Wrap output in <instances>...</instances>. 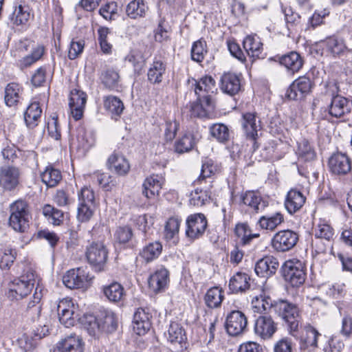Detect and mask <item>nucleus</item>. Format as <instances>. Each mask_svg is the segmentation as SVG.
<instances>
[{"label":"nucleus","mask_w":352,"mask_h":352,"mask_svg":"<svg viewBox=\"0 0 352 352\" xmlns=\"http://www.w3.org/2000/svg\"><path fill=\"white\" fill-rule=\"evenodd\" d=\"M118 328L116 315L102 306L93 305L89 310V336L99 337L103 333H112Z\"/></svg>","instance_id":"f257e3e1"},{"label":"nucleus","mask_w":352,"mask_h":352,"mask_svg":"<svg viewBox=\"0 0 352 352\" xmlns=\"http://www.w3.org/2000/svg\"><path fill=\"white\" fill-rule=\"evenodd\" d=\"M273 311L287 324L289 333L292 336H297L300 323L298 307L287 300H280L274 302Z\"/></svg>","instance_id":"f03ea898"},{"label":"nucleus","mask_w":352,"mask_h":352,"mask_svg":"<svg viewBox=\"0 0 352 352\" xmlns=\"http://www.w3.org/2000/svg\"><path fill=\"white\" fill-rule=\"evenodd\" d=\"M9 225L16 232H25L28 228V205L24 199H16L10 206Z\"/></svg>","instance_id":"7ed1b4c3"},{"label":"nucleus","mask_w":352,"mask_h":352,"mask_svg":"<svg viewBox=\"0 0 352 352\" xmlns=\"http://www.w3.org/2000/svg\"><path fill=\"white\" fill-rule=\"evenodd\" d=\"M283 276L291 286L300 287L306 278L304 263L298 259L287 261L283 266Z\"/></svg>","instance_id":"20e7f679"},{"label":"nucleus","mask_w":352,"mask_h":352,"mask_svg":"<svg viewBox=\"0 0 352 352\" xmlns=\"http://www.w3.org/2000/svg\"><path fill=\"white\" fill-rule=\"evenodd\" d=\"M34 283V272H27L26 274L22 275L10 284L8 297L12 300H19L25 297L31 292Z\"/></svg>","instance_id":"39448f33"},{"label":"nucleus","mask_w":352,"mask_h":352,"mask_svg":"<svg viewBox=\"0 0 352 352\" xmlns=\"http://www.w3.org/2000/svg\"><path fill=\"white\" fill-rule=\"evenodd\" d=\"M298 241V234L291 230L276 232L272 239V247L277 252H285L292 250Z\"/></svg>","instance_id":"423d86ee"},{"label":"nucleus","mask_w":352,"mask_h":352,"mask_svg":"<svg viewBox=\"0 0 352 352\" xmlns=\"http://www.w3.org/2000/svg\"><path fill=\"white\" fill-rule=\"evenodd\" d=\"M248 324L245 315L239 310L232 311L226 317V329L228 334L236 336L243 333Z\"/></svg>","instance_id":"0eeeda50"},{"label":"nucleus","mask_w":352,"mask_h":352,"mask_svg":"<svg viewBox=\"0 0 352 352\" xmlns=\"http://www.w3.org/2000/svg\"><path fill=\"white\" fill-rule=\"evenodd\" d=\"M207 226L208 221L203 214H191L186 219V234L191 239H199L204 234Z\"/></svg>","instance_id":"6e6552de"},{"label":"nucleus","mask_w":352,"mask_h":352,"mask_svg":"<svg viewBox=\"0 0 352 352\" xmlns=\"http://www.w3.org/2000/svg\"><path fill=\"white\" fill-rule=\"evenodd\" d=\"M278 324L271 316L263 314L259 316L254 322V331L256 336L263 340L271 338L278 329Z\"/></svg>","instance_id":"1a4fd4ad"},{"label":"nucleus","mask_w":352,"mask_h":352,"mask_svg":"<svg viewBox=\"0 0 352 352\" xmlns=\"http://www.w3.org/2000/svg\"><path fill=\"white\" fill-rule=\"evenodd\" d=\"M87 98V94L80 89H74L70 91L69 109L75 120H79L82 118Z\"/></svg>","instance_id":"9d476101"},{"label":"nucleus","mask_w":352,"mask_h":352,"mask_svg":"<svg viewBox=\"0 0 352 352\" xmlns=\"http://www.w3.org/2000/svg\"><path fill=\"white\" fill-rule=\"evenodd\" d=\"M216 91L215 80L212 76H205L199 80H195V93L199 99H204L206 106H210L212 96Z\"/></svg>","instance_id":"9b49d317"},{"label":"nucleus","mask_w":352,"mask_h":352,"mask_svg":"<svg viewBox=\"0 0 352 352\" xmlns=\"http://www.w3.org/2000/svg\"><path fill=\"white\" fill-rule=\"evenodd\" d=\"M107 259V251L102 243H93L89 247V264L92 270L100 272L104 270Z\"/></svg>","instance_id":"f8f14e48"},{"label":"nucleus","mask_w":352,"mask_h":352,"mask_svg":"<svg viewBox=\"0 0 352 352\" xmlns=\"http://www.w3.org/2000/svg\"><path fill=\"white\" fill-rule=\"evenodd\" d=\"M242 76L232 72H226L222 74L219 80L220 89L224 94L234 96L241 89Z\"/></svg>","instance_id":"ddd939ff"},{"label":"nucleus","mask_w":352,"mask_h":352,"mask_svg":"<svg viewBox=\"0 0 352 352\" xmlns=\"http://www.w3.org/2000/svg\"><path fill=\"white\" fill-rule=\"evenodd\" d=\"M311 88V83L309 78L306 76H300L289 86L286 95L290 100H301L309 93Z\"/></svg>","instance_id":"4468645a"},{"label":"nucleus","mask_w":352,"mask_h":352,"mask_svg":"<svg viewBox=\"0 0 352 352\" xmlns=\"http://www.w3.org/2000/svg\"><path fill=\"white\" fill-rule=\"evenodd\" d=\"M241 124L247 138L252 141L253 146L255 147L258 131L261 129V121L256 113L251 112L243 113Z\"/></svg>","instance_id":"2eb2a0df"},{"label":"nucleus","mask_w":352,"mask_h":352,"mask_svg":"<svg viewBox=\"0 0 352 352\" xmlns=\"http://www.w3.org/2000/svg\"><path fill=\"white\" fill-rule=\"evenodd\" d=\"M324 52L333 58L340 57L349 51L343 38L330 36L321 42Z\"/></svg>","instance_id":"dca6fc26"},{"label":"nucleus","mask_w":352,"mask_h":352,"mask_svg":"<svg viewBox=\"0 0 352 352\" xmlns=\"http://www.w3.org/2000/svg\"><path fill=\"white\" fill-rule=\"evenodd\" d=\"M88 275L82 267L72 269L67 272L63 277V283L69 289L84 288L87 282Z\"/></svg>","instance_id":"f3484780"},{"label":"nucleus","mask_w":352,"mask_h":352,"mask_svg":"<svg viewBox=\"0 0 352 352\" xmlns=\"http://www.w3.org/2000/svg\"><path fill=\"white\" fill-rule=\"evenodd\" d=\"M165 179L162 175L153 174L146 177L142 184V194L146 198L160 196Z\"/></svg>","instance_id":"a211bd4d"},{"label":"nucleus","mask_w":352,"mask_h":352,"mask_svg":"<svg viewBox=\"0 0 352 352\" xmlns=\"http://www.w3.org/2000/svg\"><path fill=\"white\" fill-rule=\"evenodd\" d=\"M165 336L168 342L173 344H179L181 351L186 352L187 337L186 331L181 324L176 322H172L170 324L167 333H165Z\"/></svg>","instance_id":"6ab92c4d"},{"label":"nucleus","mask_w":352,"mask_h":352,"mask_svg":"<svg viewBox=\"0 0 352 352\" xmlns=\"http://www.w3.org/2000/svg\"><path fill=\"white\" fill-rule=\"evenodd\" d=\"M279 266L276 258L267 256L258 260L254 267L256 274L261 277L268 278L274 275Z\"/></svg>","instance_id":"aec40b11"},{"label":"nucleus","mask_w":352,"mask_h":352,"mask_svg":"<svg viewBox=\"0 0 352 352\" xmlns=\"http://www.w3.org/2000/svg\"><path fill=\"white\" fill-rule=\"evenodd\" d=\"M330 170L336 175H346L351 170V163L349 157L343 153L333 154L329 160Z\"/></svg>","instance_id":"412c9836"},{"label":"nucleus","mask_w":352,"mask_h":352,"mask_svg":"<svg viewBox=\"0 0 352 352\" xmlns=\"http://www.w3.org/2000/svg\"><path fill=\"white\" fill-rule=\"evenodd\" d=\"M107 166L109 170L120 176L126 175L130 170L128 160L123 155L117 151H113L108 157Z\"/></svg>","instance_id":"4be33fe9"},{"label":"nucleus","mask_w":352,"mask_h":352,"mask_svg":"<svg viewBox=\"0 0 352 352\" xmlns=\"http://www.w3.org/2000/svg\"><path fill=\"white\" fill-rule=\"evenodd\" d=\"M169 282V272L164 267H160L148 278V285L155 293L162 292Z\"/></svg>","instance_id":"5701e85b"},{"label":"nucleus","mask_w":352,"mask_h":352,"mask_svg":"<svg viewBox=\"0 0 352 352\" xmlns=\"http://www.w3.org/2000/svg\"><path fill=\"white\" fill-rule=\"evenodd\" d=\"M151 316L142 308H138L133 316V331L139 335L146 334L151 327Z\"/></svg>","instance_id":"b1692460"},{"label":"nucleus","mask_w":352,"mask_h":352,"mask_svg":"<svg viewBox=\"0 0 352 352\" xmlns=\"http://www.w3.org/2000/svg\"><path fill=\"white\" fill-rule=\"evenodd\" d=\"M19 170L12 166H3L0 168V186L4 190H11L19 183Z\"/></svg>","instance_id":"393cba45"},{"label":"nucleus","mask_w":352,"mask_h":352,"mask_svg":"<svg viewBox=\"0 0 352 352\" xmlns=\"http://www.w3.org/2000/svg\"><path fill=\"white\" fill-rule=\"evenodd\" d=\"M84 347L81 337L71 334L57 344V352H83Z\"/></svg>","instance_id":"a878e982"},{"label":"nucleus","mask_w":352,"mask_h":352,"mask_svg":"<svg viewBox=\"0 0 352 352\" xmlns=\"http://www.w3.org/2000/svg\"><path fill=\"white\" fill-rule=\"evenodd\" d=\"M243 44L248 55L253 60L264 58L263 43L258 36H248Z\"/></svg>","instance_id":"bb28decb"},{"label":"nucleus","mask_w":352,"mask_h":352,"mask_svg":"<svg viewBox=\"0 0 352 352\" xmlns=\"http://www.w3.org/2000/svg\"><path fill=\"white\" fill-rule=\"evenodd\" d=\"M351 104L349 100L341 96L337 95L332 98L329 112L331 116L340 118L350 112Z\"/></svg>","instance_id":"cd10ccee"},{"label":"nucleus","mask_w":352,"mask_h":352,"mask_svg":"<svg viewBox=\"0 0 352 352\" xmlns=\"http://www.w3.org/2000/svg\"><path fill=\"white\" fill-rule=\"evenodd\" d=\"M320 336L318 331L312 326H305L300 336V349L313 351L317 348L318 338Z\"/></svg>","instance_id":"c85d7f7f"},{"label":"nucleus","mask_w":352,"mask_h":352,"mask_svg":"<svg viewBox=\"0 0 352 352\" xmlns=\"http://www.w3.org/2000/svg\"><path fill=\"white\" fill-rule=\"evenodd\" d=\"M104 108L112 119L117 120L124 109V104L120 98L113 95L103 98Z\"/></svg>","instance_id":"c756f323"},{"label":"nucleus","mask_w":352,"mask_h":352,"mask_svg":"<svg viewBox=\"0 0 352 352\" xmlns=\"http://www.w3.org/2000/svg\"><path fill=\"white\" fill-rule=\"evenodd\" d=\"M166 65L160 58H155L148 70V80L152 84H160L166 73Z\"/></svg>","instance_id":"7c9ffc66"},{"label":"nucleus","mask_w":352,"mask_h":352,"mask_svg":"<svg viewBox=\"0 0 352 352\" xmlns=\"http://www.w3.org/2000/svg\"><path fill=\"white\" fill-rule=\"evenodd\" d=\"M34 17L32 9L28 5H19L15 7L10 16L11 22L16 25H25L30 18Z\"/></svg>","instance_id":"2f4dec72"},{"label":"nucleus","mask_w":352,"mask_h":352,"mask_svg":"<svg viewBox=\"0 0 352 352\" xmlns=\"http://www.w3.org/2000/svg\"><path fill=\"white\" fill-rule=\"evenodd\" d=\"M279 63L292 73L298 72L303 65L300 55L296 52L282 56L279 58Z\"/></svg>","instance_id":"473e14b6"},{"label":"nucleus","mask_w":352,"mask_h":352,"mask_svg":"<svg viewBox=\"0 0 352 352\" xmlns=\"http://www.w3.org/2000/svg\"><path fill=\"white\" fill-rule=\"evenodd\" d=\"M224 299V292L219 287H212L207 290L204 300L208 308L215 309L221 306Z\"/></svg>","instance_id":"72a5a7b5"},{"label":"nucleus","mask_w":352,"mask_h":352,"mask_svg":"<svg viewBox=\"0 0 352 352\" xmlns=\"http://www.w3.org/2000/svg\"><path fill=\"white\" fill-rule=\"evenodd\" d=\"M250 278L247 274L239 272L233 276L229 283V289L232 293L243 292L250 288Z\"/></svg>","instance_id":"f704fd0d"},{"label":"nucleus","mask_w":352,"mask_h":352,"mask_svg":"<svg viewBox=\"0 0 352 352\" xmlns=\"http://www.w3.org/2000/svg\"><path fill=\"white\" fill-rule=\"evenodd\" d=\"M42 109L37 102H32L27 108L24 113V120L26 126L29 129H34L38 125L41 118Z\"/></svg>","instance_id":"c9c22d12"},{"label":"nucleus","mask_w":352,"mask_h":352,"mask_svg":"<svg viewBox=\"0 0 352 352\" xmlns=\"http://www.w3.org/2000/svg\"><path fill=\"white\" fill-rule=\"evenodd\" d=\"M181 221V219L175 217L168 219L164 228V237L167 241L177 243Z\"/></svg>","instance_id":"e433bc0d"},{"label":"nucleus","mask_w":352,"mask_h":352,"mask_svg":"<svg viewBox=\"0 0 352 352\" xmlns=\"http://www.w3.org/2000/svg\"><path fill=\"white\" fill-rule=\"evenodd\" d=\"M200 136L198 133H186L175 143V151L183 153L190 151L199 140Z\"/></svg>","instance_id":"4c0bfd02"},{"label":"nucleus","mask_w":352,"mask_h":352,"mask_svg":"<svg viewBox=\"0 0 352 352\" xmlns=\"http://www.w3.org/2000/svg\"><path fill=\"white\" fill-rule=\"evenodd\" d=\"M297 144L296 154L299 159L305 162L315 160L316 157V151L307 140H300L297 142Z\"/></svg>","instance_id":"58836bf2"},{"label":"nucleus","mask_w":352,"mask_h":352,"mask_svg":"<svg viewBox=\"0 0 352 352\" xmlns=\"http://www.w3.org/2000/svg\"><path fill=\"white\" fill-rule=\"evenodd\" d=\"M103 85L111 90L118 91L120 86V75L113 68L107 69L101 76Z\"/></svg>","instance_id":"ea45409f"},{"label":"nucleus","mask_w":352,"mask_h":352,"mask_svg":"<svg viewBox=\"0 0 352 352\" xmlns=\"http://www.w3.org/2000/svg\"><path fill=\"white\" fill-rule=\"evenodd\" d=\"M234 234L243 245H248L253 239L259 237V234L252 233L249 226L245 223H237L235 226Z\"/></svg>","instance_id":"a19ab883"},{"label":"nucleus","mask_w":352,"mask_h":352,"mask_svg":"<svg viewBox=\"0 0 352 352\" xmlns=\"http://www.w3.org/2000/svg\"><path fill=\"white\" fill-rule=\"evenodd\" d=\"M103 293L109 300L115 302L122 300L124 296V287L117 282L104 287Z\"/></svg>","instance_id":"79ce46f5"},{"label":"nucleus","mask_w":352,"mask_h":352,"mask_svg":"<svg viewBox=\"0 0 352 352\" xmlns=\"http://www.w3.org/2000/svg\"><path fill=\"white\" fill-rule=\"evenodd\" d=\"M45 48L43 45H36L33 48L30 54L23 57L19 61V67L23 70L30 67L43 56Z\"/></svg>","instance_id":"37998d69"},{"label":"nucleus","mask_w":352,"mask_h":352,"mask_svg":"<svg viewBox=\"0 0 352 352\" xmlns=\"http://www.w3.org/2000/svg\"><path fill=\"white\" fill-rule=\"evenodd\" d=\"M162 250V244L158 241H155L144 247L140 255L146 262L148 263L157 258L160 255Z\"/></svg>","instance_id":"c03bdc74"},{"label":"nucleus","mask_w":352,"mask_h":352,"mask_svg":"<svg viewBox=\"0 0 352 352\" xmlns=\"http://www.w3.org/2000/svg\"><path fill=\"white\" fill-rule=\"evenodd\" d=\"M214 109L213 101L210 100V106H206L204 99H199L190 104L191 116L198 118L206 117Z\"/></svg>","instance_id":"a18cd8bd"},{"label":"nucleus","mask_w":352,"mask_h":352,"mask_svg":"<svg viewBox=\"0 0 352 352\" xmlns=\"http://www.w3.org/2000/svg\"><path fill=\"white\" fill-rule=\"evenodd\" d=\"M148 6L143 0H133L126 7V14L131 19H137L145 16Z\"/></svg>","instance_id":"49530a36"},{"label":"nucleus","mask_w":352,"mask_h":352,"mask_svg":"<svg viewBox=\"0 0 352 352\" xmlns=\"http://www.w3.org/2000/svg\"><path fill=\"white\" fill-rule=\"evenodd\" d=\"M273 307L274 302L269 296H256L252 300V309L255 313L262 314L273 310Z\"/></svg>","instance_id":"de8ad7c7"},{"label":"nucleus","mask_w":352,"mask_h":352,"mask_svg":"<svg viewBox=\"0 0 352 352\" xmlns=\"http://www.w3.org/2000/svg\"><path fill=\"white\" fill-rule=\"evenodd\" d=\"M41 180L47 187H54L62 178L60 171L52 166H47L41 175Z\"/></svg>","instance_id":"09e8293b"},{"label":"nucleus","mask_w":352,"mask_h":352,"mask_svg":"<svg viewBox=\"0 0 352 352\" xmlns=\"http://www.w3.org/2000/svg\"><path fill=\"white\" fill-rule=\"evenodd\" d=\"M283 221V215L280 212H276L271 216L261 217L258 221V223L263 229L273 230Z\"/></svg>","instance_id":"8fccbe9b"},{"label":"nucleus","mask_w":352,"mask_h":352,"mask_svg":"<svg viewBox=\"0 0 352 352\" xmlns=\"http://www.w3.org/2000/svg\"><path fill=\"white\" fill-rule=\"evenodd\" d=\"M314 234L316 238L330 241L333 239L334 232L331 226L324 219H320L314 228Z\"/></svg>","instance_id":"3c124183"},{"label":"nucleus","mask_w":352,"mask_h":352,"mask_svg":"<svg viewBox=\"0 0 352 352\" xmlns=\"http://www.w3.org/2000/svg\"><path fill=\"white\" fill-rule=\"evenodd\" d=\"M92 179H96L100 187L104 191L111 190L116 185L114 177L100 171H96L92 175Z\"/></svg>","instance_id":"603ef678"},{"label":"nucleus","mask_w":352,"mask_h":352,"mask_svg":"<svg viewBox=\"0 0 352 352\" xmlns=\"http://www.w3.org/2000/svg\"><path fill=\"white\" fill-rule=\"evenodd\" d=\"M210 133L218 142L225 143L230 138L228 126L221 123H215L210 126Z\"/></svg>","instance_id":"864d4df0"},{"label":"nucleus","mask_w":352,"mask_h":352,"mask_svg":"<svg viewBox=\"0 0 352 352\" xmlns=\"http://www.w3.org/2000/svg\"><path fill=\"white\" fill-rule=\"evenodd\" d=\"M20 87L18 84L9 83L5 89L4 100L6 105L12 107L15 105L19 100Z\"/></svg>","instance_id":"5fc2aeb1"},{"label":"nucleus","mask_w":352,"mask_h":352,"mask_svg":"<svg viewBox=\"0 0 352 352\" xmlns=\"http://www.w3.org/2000/svg\"><path fill=\"white\" fill-rule=\"evenodd\" d=\"M133 236L131 228L127 226L118 227L113 234L115 241L120 245H125L129 243Z\"/></svg>","instance_id":"6e6d98bb"},{"label":"nucleus","mask_w":352,"mask_h":352,"mask_svg":"<svg viewBox=\"0 0 352 352\" xmlns=\"http://www.w3.org/2000/svg\"><path fill=\"white\" fill-rule=\"evenodd\" d=\"M43 214L48 221L55 226L60 225L63 219V212L54 208L50 205H45L43 209Z\"/></svg>","instance_id":"4d7b16f0"},{"label":"nucleus","mask_w":352,"mask_h":352,"mask_svg":"<svg viewBox=\"0 0 352 352\" xmlns=\"http://www.w3.org/2000/svg\"><path fill=\"white\" fill-rule=\"evenodd\" d=\"M206 47V43L205 41L198 40L194 42L191 49L192 59L197 63L201 62L207 52Z\"/></svg>","instance_id":"13d9d810"},{"label":"nucleus","mask_w":352,"mask_h":352,"mask_svg":"<svg viewBox=\"0 0 352 352\" xmlns=\"http://www.w3.org/2000/svg\"><path fill=\"white\" fill-rule=\"evenodd\" d=\"M117 3L111 1L102 6L99 10V13L104 19L112 20L117 14Z\"/></svg>","instance_id":"bf43d9fd"},{"label":"nucleus","mask_w":352,"mask_h":352,"mask_svg":"<svg viewBox=\"0 0 352 352\" xmlns=\"http://www.w3.org/2000/svg\"><path fill=\"white\" fill-rule=\"evenodd\" d=\"M344 284L336 283L329 285L326 291L327 294L335 299L343 297L345 294Z\"/></svg>","instance_id":"052dcab7"},{"label":"nucleus","mask_w":352,"mask_h":352,"mask_svg":"<svg viewBox=\"0 0 352 352\" xmlns=\"http://www.w3.org/2000/svg\"><path fill=\"white\" fill-rule=\"evenodd\" d=\"M85 47L83 41H72L68 52V57L71 60L76 58L82 53Z\"/></svg>","instance_id":"680f3d73"},{"label":"nucleus","mask_w":352,"mask_h":352,"mask_svg":"<svg viewBox=\"0 0 352 352\" xmlns=\"http://www.w3.org/2000/svg\"><path fill=\"white\" fill-rule=\"evenodd\" d=\"M305 203V199H285V208L289 214L299 210Z\"/></svg>","instance_id":"e2e57ef3"},{"label":"nucleus","mask_w":352,"mask_h":352,"mask_svg":"<svg viewBox=\"0 0 352 352\" xmlns=\"http://www.w3.org/2000/svg\"><path fill=\"white\" fill-rule=\"evenodd\" d=\"M329 12L327 9L316 10L309 19V23L312 28H316L323 23V19L328 16Z\"/></svg>","instance_id":"0e129e2a"},{"label":"nucleus","mask_w":352,"mask_h":352,"mask_svg":"<svg viewBox=\"0 0 352 352\" xmlns=\"http://www.w3.org/2000/svg\"><path fill=\"white\" fill-rule=\"evenodd\" d=\"M179 124L176 120H170L166 122L164 135L168 141H171L175 137L178 130Z\"/></svg>","instance_id":"69168bd1"},{"label":"nucleus","mask_w":352,"mask_h":352,"mask_svg":"<svg viewBox=\"0 0 352 352\" xmlns=\"http://www.w3.org/2000/svg\"><path fill=\"white\" fill-rule=\"evenodd\" d=\"M46 69L41 67L36 70L31 78L32 84L36 87H41L45 81Z\"/></svg>","instance_id":"338daca9"},{"label":"nucleus","mask_w":352,"mask_h":352,"mask_svg":"<svg viewBox=\"0 0 352 352\" xmlns=\"http://www.w3.org/2000/svg\"><path fill=\"white\" fill-rule=\"evenodd\" d=\"M238 352H263V348L255 342H246L239 346Z\"/></svg>","instance_id":"774afa93"}]
</instances>
